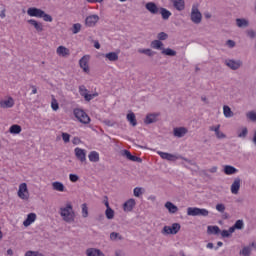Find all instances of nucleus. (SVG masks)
<instances>
[{
	"label": "nucleus",
	"mask_w": 256,
	"mask_h": 256,
	"mask_svg": "<svg viewBox=\"0 0 256 256\" xmlns=\"http://www.w3.org/2000/svg\"><path fill=\"white\" fill-rule=\"evenodd\" d=\"M59 213L60 217H62L63 221L66 223H73V221H75V211L73 210V205L71 203L62 206Z\"/></svg>",
	"instance_id": "1"
},
{
	"label": "nucleus",
	"mask_w": 256,
	"mask_h": 256,
	"mask_svg": "<svg viewBox=\"0 0 256 256\" xmlns=\"http://www.w3.org/2000/svg\"><path fill=\"white\" fill-rule=\"evenodd\" d=\"M157 154L161 157V159H165L166 161H177V159H182L186 163H191V160L181 156L175 155L167 152L158 151Z\"/></svg>",
	"instance_id": "2"
},
{
	"label": "nucleus",
	"mask_w": 256,
	"mask_h": 256,
	"mask_svg": "<svg viewBox=\"0 0 256 256\" xmlns=\"http://www.w3.org/2000/svg\"><path fill=\"white\" fill-rule=\"evenodd\" d=\"M190 19L195 25H199V23L203 21V14H201V11H199V8L195 5L192 6Z\"/></svg>",
	"instance_id": "3"
},
{
	"label": "nucleus",
	"mask_w": 256,
	"mask_h": 256,
	"mask_svg": "<svg viewBox=\"0 0 256 256\" xmlns=\"http://www.w3.org/2000/svg\"><path fill=\"white\" fill-rule=\"evenodd\" d=\"M74 115L76 119H78V121H80V123H83L84 125H88V123H91V118L89 117V115H87V113H85V111L81 109H75Z\"/></svg>",
	"instance_id": "4"
},
{
	"label": "nucleus",
	"mask_w": 256,
	"mask_h": 256,
	"mask_svg": "<svg viewBox=\"0 0 256 256\" xmlns=\"http://www.w3.org/2000/svg\"><path fill=\"white\" fill-rule=\"evenodd\" d=\"M181 231V224L174 223L171 226H164L162 230L163 235H177Z\"/></svg>",
	"instance_id": "5"
},
{
	"label": "nucleus",
	"mask_w": 256,
	"mask_h": 256,
	"mask_svg": "<svg viewBox=\"0 0 256 256\" xmlns=\"http://www.w3.org/2000/svg\"><path fill=\"white\" fill-rule=\"evenodd\" d=\"M18 197L23 201L29 200V189L27 188V183H21L18 188Z\"/></svg>",
	"instance_id": "6"
},
{
	"label": "nucleus",
	"mask_w": 256,
	"mask_h": 256,
	"mask_svg": "<svg viewBox=\"0 0 256 256\" xmlns=\"http://www.w3.org/2000/svg\"><path fill=\"white\" fill-rule=\"evenodd\" d=\"M79 93L81 97H84L85 101H91L99 96L98 93L89 94V90L84 85L79 86Z\"/></svg>",
	"instance_id": "7"
},
{
	"label": "nucleus",
	"mask_w": 256,
	"mask_h": 256,
	"mask_svg": "<svg viewBox=\"0 0 256 256\" xmlns=\"http://www.w3.org/2000/svg\"><path fill=\"white\" fill-rule=\"evenodd\" d=\"M225 65L229 67V69H232V71H237V69H240L241 65H243V62L241 60L227 59L225 60Z\"/></svg>",
	"instance_id": "8"
},
{
	"label": "nucleus",
	"mask_w": 256,
	"mask_h": 256,
	"mask_svg": "<svg viewBox=\"0 0 256 256\" xmlns=\"http://www.w3.org/2000/svg\"><path fill=\"white\" fill-rule=\"evenodd\" d=\"M99 15L97 14H92L86 17L85 19V25L86 27H95L97 23H99Z\"/></svg>",
	"instance_id": "9"
},
{
	"label": "nucleus",
	"mask_w": 256,
	"mask_h": 256,
	"mask_svg": "<svg viewBox=\"0 0 256 256\" xmlns=\"http://www.w3.org/2000/svg\"><path fill=\"white\" fill-rule=\"evenodd\" d=\"M74 153L77 160L81 161V163H85V161H87V152L85 151V149L77 147L74 149Z\"/></svg>",
	"instance_id": "10"
},
{
	"label": "nucleus",
	"mask_w": 256,
	"mask_h": 256,
	"mask_svg": "<svg viewBox=\"0 0 256 256\" xmlns=\"http://www.w3.org/2000/svg\"><path fill=\"white\" fill-rule=\"evenodd\" d=\"M91 59V56L89 55H84L80 60H79V65L80 68L84 71V73H89V60Z\"/></svg>",
	"instance_id": "11"
},
{
	"label": "nucleus",
	"mask_w": 256,
	"mask_h": 256,
	"mask_svg": "<svg viewBox=\"0 0 256 256\" xmlns=\"http://www.w3.org/2000/svg\"><path fill=\"white\" fill-rule=\"evenodd\" d=\"M27 15H29V17H37L38 19H41L44 15V11L39 8L30 7L27 10Z\"/></svg>",
	"instance_id": "12"
},
{
	"label": "nucleus",
	"mask_w": 256,
	"mask_h": 256,
	"mask_svg": "<svg viewBox=\"0 0 256 256\" xmlns=\"http://www.w3.org/2000/svg\"><path fill=\"white\" fill-rule=\"evenodd\" d=\"M136 205L137 202L135 201V199L130 198L123 204V211H125V213H131V211L135 209Z\"/></svg>",
	"instance_id": "13"
},
{
	"label": "nucleus",
	"mask_w": 256,
	"mask_h": 256,
	"mask_svg": "<svg viewBox=\"0 0 256 256\" xmlns=\"http://www.w3.org/2000/svg\"><path fill=\"white\" fill-rule=\"evenodd\" d=\"M187 133H189V130L186 127H176L173 129V135L178 139L185 137Z\"/></svg>",
	"instance_id": "14"
},
{
	"label": "nucleus",
	"mask_w": 256,
	"mask_h": 256,
	"mask_svg": "<svg viewBox=\"0 0 256 256\" xmlns=\"http://www.w3.org/2000/svg\"><path fill=\"white\" fill-rule=\"evenodd\" d=\"M239 189H241V178H235L232 185L230 186L232 195H238Z\"/></svg>",
	"instance_id": "15"
},
{
	"label": "nucleus",
	"mask_w": 256,
	"mask_h": 256,
	"mask_svg": "<svg viewBox=\"0 0 256 256\" xmlns=\"http://www.w3.org/2000/svg\"><path fill=\"white\" fill-rule=\"evenodd\" d=\"M15 100L13 97H8L7 99L0 101V107L1 109H11V107H14Z\"/></svg>",
	"instance_id": "16"
},
{
	"label": "nucleus",
	"mask_w": 256,
	"mask_h": 256,
	"mask_svg": "<svg viewBox=\"0 0 256 256\" xmlns=\"http://www.w3.org/2000/svg\"><path fill=\"white\" fill-rule=\"evenodd\" d=\"M145 7L147 11H149V13H151L152 15L159 14L160 8L157 7V4H155V2H148L146 3Z\"/></svg>",
	"instance_id": "17"
},
{
	"label": "nucleus",
	"mask_w": 256,
	"mask_h": 256,
	"mask_svg": "<svg viewBox=\"0 0 256 256\" xmlns=\"http://www.w3.org/2000/svg\"><path fill=\"white\" fill-rule=\"evenodd\" d=\"M56 53L59 57H69V55H71V51L65 46H59L56 49Z\"/></svg>",
	"instance_id": "18"
},
{
	"label": "nucleus",
	"mask_w": 256,
	"mask_h": 256,
	"mask_svg": "<svg viewBox=\"0 0 256 256\" xmlns=\"http://www.w3.org/2000/svg\"><path fill=\"white\" fill-rule=\"evenodd\" d=\"M36 220H37V214L30 213L27 215L26 220H24L23 225L24 227H29V225H33V223H35Z\"/></svg>",
	"instance_id": "19"
},
{
	"label": "nucleus",
	"mask_w": 256,
	"mask_h": 256,
	"mask_svg": "<svg viewBox=\"0 0 256 256\" xmlns=\"http://www.w3.org/2000/svg\"><path fill=\"white\" fill-rule=\"evenodd\" d=\"M87 256H105V254L97 248H88L86 249Z\"/></svg>",
	"instance_id": "20"
},
{
	"label": "nucleus",
	"mask_w": 256,
	"mask_h": 256,
	"mask_svg": "<svg viewBox=\"0 0 256 256\" xmlns=\"http://www.w3.org/2000/svg\"><path fill=\"white\" fill-rule=\"evenodd\" d=\"M171 2L177 11L185 10V0H171Z\"/></svg>",
	"instance_id": "21"
},
{
	"label": "nucleus",
	"mask_w": 256,
	"mask_h": 256,
	"mask_svg": "<svg viewBox=\"0 0 256 256\" xmlns=\"http://www.w3.org/2000/svg\"><path fill=\"white\" fill-rule=\"evenodd\" d=\"M29 25H32V27H34V29H36V31L38 33H41V31H43V24L41 22H38L35 19H30L28 20Z\"/></svg>",
	"instance_id": "22"
},
{
	"label": "nucleus",
	"mask_w": 256,
	"mask_h": 256,
	"mask_svg": "<svg viewBox=\"0 0 256 256\" xmlns=\"http://www.w3.org/2000/svg\"><path fill=\"white\" fill-rule=\"evenodd\" d=\"M236 26L239 29H246V27H249V20L245 18H237L236 19Z\"/></svg>",
	"instance_id": "23"
},
{
	"label": "nucleus",
	"mask_w": 256,
	"mask_h": 256,
	"mask_svg": "<svg viewBox=\"0 0 256 256\" xmlns=\"http://www.w3.org/2000/svg\"><path fill=\"white\" fill-rule=\"evenodd\" d=\"M53 191H58L59 193H64L65 185L62 182L55 181L52 183Z\"/></svg>",
	"instance_id": "24"
},
{
	"label": "nucleus",
	"mask_w": 256,
	"mask_h": 256,
	"mask_svg": "<svg viewBox=\"0 0 256 256\" xmlns=\"http://www.w3.org/2000/svg\"><path fill=\"white\" fill-rule=\"evenodd\" d=\"M107 61L115 62L119 61V52H109L104 55Z\"/></svg>",
	"instance_id": "25"
},
{
	"label": "nucleus",
	"mask_w": 256,
	"mask_h": 256,
	"mask_svg": "<svg viewBox=\"0 0 256 256\" xmlns=\"http://www.w3.org/2000/svg\"><path fill=\"white\" fill-rule=\"evenodd\" d=\"M165 208L172 215H174L175 213H177V211H179V208L175 204H173L172 202H166L165 203Z\"/></svg>",
	"instance_id": "26"
},
{
	"label": "nucleus",
	"mask_w": 256,
	"mask_h": 256,
	"mask_svg": "<svg viewBox=\"0 0 256 256\" xmlns=\"http://www.w3.org/2000/svg\"><path fill=\"white\" fill-rule=\"evenodd\" d=\"M150 47L152 49H157L158 51H163V49L165 48L164 47V44L160 41V40H154L151 42L150 44Z\"/></svg>",
	"instance_id": "27"
},
{
	"label": "nucleus",
	"mask_w": 256,
	"mask_h": 256,
	"mask_svg": "<svg viewBox=\"0 0 256 256\" xmlns=\"http://www.w3.org/2000/svg\"><path fill=\"white\" fill-rule=\"evenodd\" d=\"M122 155L123 157H126V159H129V161H141V158L132 155L129 150H123Z\"/></svg>",
	"instance_id": "28"
},
{
	"label": "nucleus",
	"mask_w": 256,
	"mask_h": 256,
	"mask_svg": "<svg viewBox=\"0 0 256 256\" xmlns=\"http://www.w3.org/2000/svg\"><path fill=\"white\" fill-rule=\"evenodd\" d=\"M157 117H159L158 114H148L144 120V123H146V125H151V123H156Z\"/></svg>",
	"instance_id": "29"
},
{
	"label": "nucleus",
	"mask_w": 256,
	"mask_h": 256,
	"mask_svg": "<svg viewBox=\"0 0 256 256\" xmlns=\"http://www.w3.org/2000/svg\"><path fill=\"white\" fill-rule=\"evenodd\" d=\"M223 115L226 119H231L235 114L232 112L231 107L228 105L223 106Z\"/></svg>",
	"instance_id": "30"
},
{
	"label": "nucleus",
	"mask_w": 256,
	"mask_h": 256,
	"mask_svg": "<svg viewBox=\"0 0 256 256\" xmlns=\"http://www.w3.org/2000/svg\"><path fill=\"white\" fill-rule=\"evenodd\" d=\"M158 13H160L164 21H167L172 15L171 11L167 10V8H160Z\"/></svg>",
	"instance_id": "31"
},
{
	"label": "nucleus",
	"mask_w": 256,
	"mask_h": 256,
	"mask_svg": "<svg viewBox=\"0 0 256 256\" xmlns=\"http://www.w3.org/2000/svg\"><path fill=\"white\" fill-rule=\"evenodd\" d=\"M237 172H238L237 168H235L231 165L224 166L225 175H235V173H237Z\"/></svg>",
	"instance_id": "32"
},
{
	"label": "nucleus",
	"mask_w": 256,
	"mask_h": 256,
	"mask_svg": "<svg viewBox=\"0 0 256 256\" xmlns=\"http://www.w3.org/2000/svg\"><path fill=\"white\" fill-rule=\"evenodd\" d=\"M88 159L91 163H99V153L97 151L90 152Z\"/></svg>",
	"instance_id": "33"
},
{
	"label": "nucleus",
	"mask_w": 256,
	"mask_h": 256,
	"mask_svg": "<svg viewBox=\"0 0 256 256\" xmlns=\"http://www.w3.org/2000/svg\"><path fill=\"white\" fill-rule=\"evenodd\" d=\"M187 215H189L190 217H199V208L198 207L187 208Z\"/></svg>",
	"instance_id": "34"
},
{
	"label": "nucleus",
	"mask_w": 256,
	"mask_h": 256,
	"mask_svg": "<svg viewBox=\"0 0 256 256\" xmlns=\"http://www.w3.org/2000/svg\"><path fill=\"white\" fill-rule=\"evenodd\" d=\"M126 119H127V121H129V123H130V125H132V127L137 126V118H135V113L131 112V113L127 114Z\"/></svg>",
	"instance_id": "35"
},
{
	"label": "nucleus",
	"mask_w": 256,
	"mask_h": 256,
	"mask_svg": "<svg viewBox=\"0 0 256 256\" xmlns=\"http://www.w3.org/2000/svg\"><path fill=\"white\" fill-rule=\"evenodd\" d=\"M162 55H166V57H175L177 55V51L171 48H164L162 49Z\"/></svg>",
	"instance_id": "36"
},
{
	"label": "nucleus",
	"mask_w": 256,
	"mask_h": 256,
	"mask_svg": "<svg viewBox=\"0 0 256 256\" xmlns=\"http://www.w3.org/2000/svg\"><path fill=\"white\" fill-rule=\"evenodd\" d=\"M207 231L210 235H219L221 233L219 226H208Z\"/></svg>",
	"instance_id": "37"
},
{
	"label": "nucleus",
	"mask_w": 256,
	"mask_h": 256,
	"mask_svg": "<svg viewBox=\"0 0 256 256\" xmlns=\"http://www.w3.org/2000/svg\"><path fill=\"white\" fill-rule=\"evenodd\" d=\"M110 241H123V235L119 234L118 232H111Z\"/></svg>",
	"instance_id": "38"
},
{
	"label": "nucleus",
	"mask_w": 256,
	"mask_h": 256,
	"mask_svg": "<svg viewBox=\"0 0 256 256\" xmlns=\"http://www.w3.org/2000/svg\"><path fill=\"white\" fill-rule=\"evenodd\" d=\"M21 126L14 124L10 127L9 131L12 135H19L21 133Z\"/></svg>",
	"instance_id": "39"
},
{
	"label": "nucleus",
	"mask_w": 256,
	"mask_h": 256,
	"mask_svg": "<svg viewBox=\"0 0 256 256\" xmlns=\"http://www.w3.org/2000/svg\"><path fill=\"white\" fill-rule=\"evenodd\" d=\"M105 216L106 219H114L115 218V210L112 209L111 207H108V209L105 210Z\"/></svg>",
	"instance_id": "40"
},
{
	"label": "nucleus",
	"mask_w": 256,
	"mask_h": 256,
	"mask_svg": "<svg viewBox=\"0 0 256 256\" xmlns=\"http://www.w3.org/2000/svg\"><path fill=\"white\" fill-rule=\"evenodd\" d=\"M138 53H142L143 55H147L148 57H153L155 55V52L153 50L147 48V49H138Z\"/></svg>",
	"instance_id": "41"
},
{
	"label": "nucleus",
	"mask_w": 256,
	"mask_h": 256,
	"mask_svg": "<svg viewBox=\"0 0 256 256\" xmlns=\"http://www.w3.org/2000/svg\"><path fill=\"white\" fill-rule=\"evenodd\" d=\"M234 233V228H229L228 230H223L221 232V237L223 238H227V237H231V235H233Z\"/></svg>",
	"instance_id": "42"
},
{
	"label": "nucleus",
	"mask_w": 256,
	"mask_h": 256,
	"mask_svg": "<svg viewBox=\"0 0 256 256\" xmlns=\"http://www.w3.org/2000/svg\"><path fill=\"white\" fill-rule=\"evenodd\" d=\"M143 193H144V189L142 187H135L133 189L134 197H141V195H143Z\"/></svg>",
	"instance_id": "43"
},
{
	"label": "nucleus",
	"mask_w": 256,
	"mask_h": 256,
	"mask_svg": "<svg viewBox=\"0 0 256 256\" xmlns=\"http://www.w3.org/2000/svg\"><path fill=\"white\" fill-rule=\"evenodd\" d=\"M244 225L245 224L243 223V220H237L235 222V224L232 227H230V228L234 229V232H235V229H239V230L243 229Z\"/></svg>",
	"instance_id": "44"
},
{
	"label": "nucleus",
	"mask_w": 256,
	"mask_h": 256,
	"mask_svg": "<svg viewBox=\"0 0 256 256\" xmlns=\"http://www.w3.org/2000/svg\"><path fill=\"white\" fill-rule=\"evenodd\" d=\"M81 24L80 23H76V24H73L72 26V33L73 35H77V33H80L81 32Z\"/></svg>",
	"instance_id": "45"
},
{
	"label": "nucleus",
	"mask_w": 256,
	"mask_h": 256,
	"mask_svg": "<svg viewBox=\"0 0 256 256\" xmlns=\"http://www.w3.org/2000/svg\"><path fill=\"white\" fill-rule=\"evenodd\" d=\"M82 217H84V219H87V217H89V208L85 203L82 204Z\"/></svg>",
	"instance_id": "46"
},
{
	"label": "nucleus",
	"mask_w": 256,
	"mask_h": 256,
	"mask_svg": "<svg viewBox=\"0 0 256 256\" xmlns=\"http://www.w3.org/2000/svg\"><path fill=\"white\" fill-rule=\"evenodd\" d=\"M209 215V210L205 208H198V217H207Z\"/></svg>",
	"instance_id": "47"
},
{
	"label": "nucleus",
	"mask_w": 256,
	"mask_h": 256,
	"mask_svg": "<svg viewBox=\"0 0 256 256\" xmlns=\"http://www.w3.org/2000/svg\"><path fill=\"white\" fill-rule=\"evenodd\" d=\"M168 38H169V35L165 32H160L157 35L158 41H167Z\"/></svg>",
	"instance_id": "48"
},
{
	"label": "nucleus",
	"mask_w": 256,
	"mask_h": 256,
	"mask_svg": "<svg viewBox=\"0 0 256 256\" xmlns=\"http://www.w3.org/2000/svg\"><path fill=\"white\" fill-rule=\"evenodd\" d=\"M24 256H45V254L39 252V251H27Z\"/></svg>",
	"instance_id": "49"
},
{
	"label": "nucleus",
	"mask_w": 256,
	"mask_h": 256,
	"mask_svg": "<svg viewBox=\"0 0 256 256\" xmlns=\"http://www.w3.org/2000/svg\"><path fill=\"white\" fill-rule=\"evenodd\" d=\"M240 255L250 256L251 255V247L246 246L240 251Z\"/></svg>",
	"instance_id": "50"
},
{
	"label": "nucleus",
	"mask_w": 256,
	"mask_h": 256,
	"mask_svg": "<svg viewBox=\"0 0 256 256\" xmlns=\"http://www.w3.org/2000/svg\"><path fill=\"white\" fill-rule=\"evenodd\" d=\"M41 19H43V21H46L47 23L53 22V17L45 12L44 14H42Z\"/></svg>",
	"instance_id": "51"
},
{
	"label": "nucleus",
	"mask_w": 256,
	"mask_h": 256,
	"mask_svg": "<svg viewBox=\"0 0 256 256\" xmlns=\"http://www.w3.org/2000/svg\"><path fill=\"white\" fill-rule=\"evenodd\" d=\"M249 131L247 130V127L242 128V131L238 133V137L240 139H245L247 137V134Z\"/></svg>",
	"instance_id": "52"
},
{
	"label": "nucleus",
	"mask_w": 256,
	"mask_h": 256,
	"mask_svg": "<svg viewBox=\"0 0 256 256\" xmlns=\"http://www.w3.org/2000/svg\"><path fill=\"white\" fill-rule=\"evenodd\" d=\"M216 211H218V213H225V204L223 203L217 204Z\"/></svg>",
	"instance_id": "53"
},
{
	"label": "nucleus",
	"mask_w": 256,
	"mask_h": 256,
	"mask_svg": "<svg viewBox=\"0 0 256 256\" xmlns=\"http://www.w3.org/2000/svg\"><path fill=\"white\" fill-rule=\"evenodd\" d=\"M246 117L250 119V121H256V113L253 111H250L246 114Z\"/></svg>",
	"instance_id": "54"
},
{
	"label": "nucleus",
	"mask_w": 256,
	"mask_h": 256,
	"mask_svg": "<svg viewBox=\"0 0 256 256\" xmlns=\"http://www.w3.org/2000/svg\"><path fill=\"white\" fill-rule=\"evenodd\" d=\"M69 180L71 183H77V181H79V176L77 174H69Z\"/></svg>",
	"instance_id": "55"
},
{
	"label": "nucleus",
	"mask_w": 256,
	"mask_h": 256,
	"mask_svg": "<svg viewBox=\"0 0 256 256\" xmlns=\"http://www.w3.org/2000/svg\"><path fill=\"white\" fill-rule=\"evenodd\" d=\"M51 107H52L53 111H58L59 110V103L55 100V98L52 99Z\"/></svg>",
	"instance_id": "56"
},
{
	"label": "nucleus",
	"mask_w": 256,
	"mask_h": 256,
	"mask_svg": "<svg viewBox=\"0 0 256 256\" xmlns=\"http://www.w3.org/2000/svg\"><path fill=\"white\" fill-rule=\"evenodd\" d=\"M246 35H247V37H249V39H255V37H256V33L254 30H247Z\"/></svg>",
	"instance_id": "57"
},
{
	"label": "nucleus",
	"mask_w": 256,
	"mask_h": 256,
	"mask_svg": "<svg viewBox=\"0 0 256 256\" xmlns=\"http://www.w3.org/2000/svg\"><path fill=\"white\" fill-rule=\"evenodd\" d=\"M62 139H63L64 143H69V141L71 140V135L64 132V133H62Z\"/></svg>",
	"instance_id": "58"
},
{
	"label": "nucleus",
	"mask_w": 256,
	"mask_h": 256,
	"mask_svg": "<svg viewBox=\"0 0 256 256\" xmlns=\"http://www.w3.org/2000/svg\"><path fill=\"white\" fill-rule=\"evenodd\" d=\"M215 135H216V137H217V139H225V137H227L223 132H221V130H217L216 132H215Z\"/></svg>",
	"instance_id": "59"
},
{
	"label": "nucleus",
	"mask_w": 256,
	"mask_h": 256,
	"mask_svg": "<svg viewBox=\"0 0 256 256\" xmlns=\"http://www.w3.org/2000/svg\"><path fill=\"white\" fill-rule=\"evenodd\" d=\"M226 45H227V47H229L230 49H233V47H235V41H233V40H227Z\"/></svg>",
	"instance_id": "60"
},
{
	"label": "nucleus",
	"mask_w": 256,
	"mask_h": 256,
	"mask_svg": "<svg viewBox=\"0 0 256 256\" xmlns=\"http://www.w3.org/2000/svg\"><path fill=\"white\" fill-rule=\"evenodd\" d=\"M218 129H221V125H216V126H211L210 128H209V131H214V133H216V131L218 130Z\"/></svg>",
	"instance_id": "61"
},
{
	"label": "nucleus",
	"mask_w": 256,
	"mask_h": 256,
	"mask_svg": "<svg viewBox=\"0 0 256 256\" xmlns=\"http://www.w3.org/2000/svg\"><path fill=\"white\" fill-rule=\"evenodd\" d=\"M105 123L108 125V127H113L115 125V122H112L110 120H105Z\"/></svg>",
	"instance_id": "62"
},
{
	"label": "nucleus",
	"mask_w": 256,
	"mask_h": 256,
	"mask_svg": "<svg viewBox=\"0 0 256 256\" xmlns=\"http://www.w3.org/2000/svg\"><path fill=\"white\" fill-rule=\"evenodd\" d=\"M104 0H87L88 3H103Z\"/></svg>",
	"instance_id": "63"
},
{
	"label": "nucleus",
	"mask_w": 256,
	"mask_h": 256,
	"mask_svg": "<svg viewBox=\"0 0 256 256\" xmlns=\"http://www.w3.org/2000/svg\"><path fill=\"white\" fill-rule=\"evenodd\" d=\"M209 172L210 173H217V167L213 166L212 168H210Z\"/></svg>",
	"instance_id": "64"
}]
</instances>
